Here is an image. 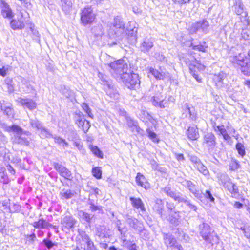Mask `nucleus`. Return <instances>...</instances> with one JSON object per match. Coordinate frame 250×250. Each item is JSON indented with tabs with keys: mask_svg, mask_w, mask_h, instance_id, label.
<instances>
[{
	"mask_svg": "<svg viewBox=\"0 0 250 250\" xmlns=\"http://www.w3.org/2000/svg\"><path fill=\"white\" fill-rule=\"evenodd\" d=\"M107 32L111 38L121 37L125 32V23L120 17L117 16L107 23Z\"/></svg>",
	"mask_w": 250,
	"mask_h": 250,
	"instance_id": "obj_1",
	"label": "nucleus"
},
{
	"mask_svg": "<svg viewBox=\"0 0 250 250\" xmlns=\"http://www.w3.org/2000/svg\"><path fill=\"white\" fill-rule=\"evenodd\" d=\"M109 66L111 68L110 72L112 75L119 82L124 75L128 73V64L123 59L112 62Z\"/></svg>",
	"mask_w": 250,
	"mask_h": 250,
	"instance_id": "obj_2",
	"label": "nucleus"
},
{
	"mask_svg": "<svg viewBox=\"0 0 250 250\" xmlns=\"http://www.w3.org/2000/svg\"><path fill=\"white\" fill-rule=\"evenodd\" d=\"M231 62L240 66L241 72L245 75L250 74V50L247 56L241 53L234 55L231 59Z\"/></svg>",
	"mask_w": 250,
	"mask_h": 250,
	"instance_id": "obj_3",
	"label": "nucleus"
},
{
	"mask_svg": "<svg viewBox=\"0 0 250 250\" xmlns=\"http://www.w3.org/2000/svg\"><path fill=\"white\" fill-rule=\"evenodd\" d=\"M199 233L205 241L212 246L219 243V239L214 231L211 232L210 226L207 223H203L199 225Z\"/></svg>",
	"mask_w": 250,
	"mask_h": 250,
	"instance_id": "obj_4",
	"label": "nucleus"
},
{
	"mask_svg": "<svg viewBox=\"0 0 250 250\" xmlns=\"http://www.w3.org/2000/svg\"><path fill=\"white\" fill-rule=\"evenodd\" d=\"M5 129L9 132H13L15 134L13 139L14 143L26 146L29 145V141L27 139L23 136V129L18 125L6 126Z\"/></svg>",
	"mask_w": 250,
	"mask_h": 250,
	"instance_id": "obj_5",
	"label": "nucleus"
},
{
	"mask_svg": "<svg viewBox=\"0 0 250 250\" xmlns=\"http://www.w3.org/2000/svg\"><path fill=\"white\" fill-rule=\"evenodd\" d=\"M124 76L120 82H122L128 88L134 89L139 87L140 82L137 74L127 73Z\"/></svg>",
	"mask_w": 250,
	"mask_h": 250,
	"instance_id": "obj_6",
	"label": "nucleus"
},
{
	"mask_svg": "<svg viewBox=\"0 0 250 250\" xmlns=\"http://www.w3.org/2000/svg\"><path fill=\"white\" fill-rule=\"evenodd\" d=\"M95 18V14L93 13L91 6H86L82 10L81 20L83 25H86L92 23Z\"/></svg>",
	"mask_w": 250,
	"mask_h": 250,
	"instance_id": "obj_7",
	"label": "nucleus"
},
{
	"mask_svg": "<svg viewBox=\"0 0 250 250\" xmlns=\"http://www.w3.org/2000/svg\"><path fill=\"white\" fill-rule=\"evenodd\" d=\"M101 80L103 82L102 84L104 85V89L106 94L112 99H118L119 97V93L112 83L103 78Z\"/></svg>",
	"mask_w": 250,
	"mask_h": 250,
	"instance_id": "obj_8",
	"label": "nucleus"
},
{
	"mask_svg": "<svg viewBox=\"0 0 250 250\" xmlns=\"http://www.w3.org/2000/svg\"><path fill=\"white\" fill-rule=\"evenodd\" d=\"M179 182L185 188H187L189 191L192 193L194 196L197 198H200L201 197V194L198 189L197 186L193 183L192 181L184 179H180Z\"/></svg>",
	"mask_w": 250,
	"mask_h": 250,
	"instance_id": "obj_9",
	"label": "nucleus"
},
{
	"mask_svg": "<svg viewBox=\"0 0 250 250\" xmlns=\"http://www.w3.org/2000/svg\"><path fill=\"white\" fill-rule=\"evenodd\" d=\"M126 221L130 227L139 232L140 235H141L142 233L145 234L146 230L144 229L142 223L139 222L137 219L127 215L126 217Z\"/></svg>",
	"mask_w": 250,
	"mask_h": 250,
	"instance_id": "obj_10",
	"label": "nucleus"
},
{
	"mask_svg": "<svg viewBox=\"0 0 250 250\" xmlns=\"http://www.w3.org/2000/svg\"><path fill=\"white\" fill-rule=\"evenodd\" d=\"M209 23L207 20H203L193 24L191 28V32L196 33L198 31L202 30L205 33L208 32Z\"/></svg>",
	"mask_w": 250,
	"mask_h": 250,
	"instance_id": "obj_11",
	"label": "nucleus"
},
{
	"mask_svg": "<svg viewBox=\"0 0 250 250\" xmlns=\"http://www.w3.org/2000/svg\"><path fill=\"white\" fill-rule=\"evenodd\" d=\"M216 139L212 133L208 132L204 135L203 144L206 145L208 150L213 149L216 145Z\"/></svg>",
	"mask_w": 250,
	"mask_h": 250,
	"instance_id": "obj_12",
	"label": "nucleus"
},
{
	"mask_svg": "<svg viewBox=\"0 0 250 250\" xmlns=\"http://www.w3.org/2000/svg\"><path fill=\"white\" fill-rule=\"evenodd\" d=\"M184 111L182 114V116L187 117L188 116V119L192 121H195L197 119V112L195 108L189 104L186 103L184 106Z\"/></svg>",
	"mask_w": 250,
	"mask_h": 250,
	"instance_id": "obj_13",
	"label": "nucleus"
},
{
	"mask_svg": "<svg viewBox=\"0 0 250 250\" xmlns=\"http://www.w3.org/2000/svg\"><path fill=\"white\" fill-rule=\"evenodd\" d=\"M53 166L59 174L67 180H71L72 178L71 172L63 166L58 163H54Z\"/></svg>",
	"mask_w": 250,
	"mask_h": 250,
	"instance_id": "obj_14",
	"label": "nucleus"
},
{
	"mask_svg": "<svg viewBox=\"0 0 250 250\" xmlns=\"http://www.w3.org/2000/svg\"><path fill=\"white\" fill-rule=\"evenodd\" d=\"M165 98L166 97H164L161 93H156L151 99L152 104L156 107L164 108L167 105V102L165 100Z\"/></svg>",
	"mask_w": 250,
	"mask_h": 250,
	"instance_id": "obj_15",
	"label": "nucleus"
},
{
	"mask_svg": "<svg viewBox=\"0 0 250 250\" xmlns=\"http://www.w3.org/2000/svg\"><path fill=\"white\" fill-rule=\"evenodd\" d=\"M153 41L151 38L146 37L143 39L140 46V50L144 53L148 52L153 46Z\"/></svg>",
	"mask_w": 250,
	"mask_h": 250,
	"instance_id": "obj_16",
	"label": "nucleus"
},
{
	"mask_svg": "<svg viewBox=\"0 0 250 250\" xmlns=\"http://www.w3.org/2000/svg\"><path fill=\"white\" fill-rule=\"evenodd\" d=\"M168 220L172 225L176 226L181 222V212L179 211L174 210L169 214Z\"/></svg>",
	"mask_w": 250,
	"mask_h": 250,
	"instance_id": "obj_17",
	"label": "nucleus"
},
{
	"mask_svg": "<svg viewBox=\"0 0 250 250\" xmlns=\"http://www.w3.org/2000/svg\"><path fill=\"white\" fill-rule=\"evenodd\" d=\"M20 18L17 20L14 19L11 21L10 22L11 28L14 29H22L25 26L24 21L25 20L23 19V14L22 13H20Z\"/></svg>",
	"mask_w": 250,
	"mask_h": 250,
	"instance_id": "obj_18",
	"label": "nucleus"
},
{
	"mask_svg": "<svg viewBox=\"0 0 250 250\" xmlns=\"http://www.w3.org/2000/svg\"><path fill=\"white\" fill-rule=\"evenodd\" d=\"M10 103L6 102L4 100L0 101V106L1 110L8 117H13L14 111L11 107Z\"/></svg>",
	"mask_w": 250,
	"mask_h": 250,
	"instance_id": "obj_19",
	"label": "nucleus"
},
{
	"mask_svg": "<svg viewBox=\"0 0 250 250\" xmlns=\"http://www.w3.org/2000/svg\"><path fill=\"white\" fill-rule=\"evenodd\" d=\"M0 7L1 9V14L4 18H11L13 15L9 6L3 0L0 1Z\"/></svg>",
	"mask_w": 250,
	"mask_h": 250,
	"instance_id": "obj_20",
	"label": "nucleus"
},
{
	"mask_svg": "<svg viewBox=\"0 0 250 250\" xmlns=\"http://www.w3.org/2000/svg\"><path fill=\"white\" fill-rule=\"evenodd\" d=\"M186 134L188 138L192 141L197 140L200 137L198 128L196 126L189 127Z\"/></svg>",
	"mask_w": 250,
	"mask_h": 250,
	"instance_id": "obj_21",
	"label": "nucleus"
},
{
	"mask_svg": "<svg viewBox=\"0 0 250 250\" xmlns=\"http://www.w3.org/2000/svg\"><path fill=\"white\" fill-rule=\"evenodd\" d=\"M129 199L133 208L137 209H140L142 212L146 211L144 204L140 198L131 197Z\"/></svg>",
	"mask_w": 250,
	"mask_h": 250,
	"instance_id": "obj_22",
	"label": "nucleus"
},
{
	"mask_svg": "<svg viewBox=\"0 0 250 250\" xmlns=\"http://www.w3.org/2000/svg\"><path fill=\"white\" fill-rule=\"evenodd\" d=\"M164 192L173 198L175 201L179 202L183 194L180 192L172 191L169 187H166L163 189Z\"/></svg>",
	"mask_w": 250,
	"mask_h": 250,
	"instance_id": "obj_23",
	"label": "nucleus"
},
{
	"mask_svg": "<svg viewBox=\"0 0 250 250\" xmlns=\"http://www.w3.org/2000/svg\"><path fill=\"white\" fill-rule=\"evenodd\" d=\"M18 101L22 106L30 110H33L36 107V102L32 99L20 98Z\"/></svg>",
	"mask_w": 250,
	"mask_h": 250,
	"instance_id": "obj_24",
	"label": "nucleus"
},
{
	"mask_svg": "<svg viewBox=\"0 0 250 250\" xmlns=\"http://www.w3.org/2000/svg\"><path fill=\"white\" fill-rule=\"evenodd\" d=\"M96 235L100 239L109 238L110 235L109 230L104 226H100L97 228Z\"/></svg>",
	"mask_w": 250,
	"mask_h": 250,
	"instance_id": "obj_25",
	"label": "nucleus"
},
{
	"mask_svg": "<svg viewBox=\"0 0 250 250\" xmlns=\"http://www.w3.org/2000/svg\"><path fill=\"white\" fill-rule=\"evenodd\" d=\"M136 181L137 184L142 188L147 189L150 188L149 184L148 182L147 181L146 178L145 176L141 174L140 173H138L137 176L136 177Z\"/></svg>",
	"mask_w": 250,
	"mask_h": 250,
	"instance_id": "obj_26",
	"label": "nucleus"
},
{
	"mask_svg": "<svg viewBox=\"0 0 250 250\" xmlns=\"http://www.w3.org/2000/svg\"><path fill=\"white\" fill-rule=\"evenodd\" d=\"M164 203L161 199H156L153 206V209L157 212L161 218H163L164 211Z\"/></svg>",
	"mask_w": 250,
	"mask_h": 250,
	"instance_id": "obj_27",
	"label": "nucleus"
},
{
	"mask_svg": "<svg viewBox=\"0 0 250 250\" xmlns=\"http://www.w3.org/2000/svg\"><path fill=\"white\" fill-rule=\"evenodd\" d=\"M164 243L167 247L173 248L177 243L174 236L168 234H164Z\"/></svg>",
	"mask_w": 250,
	"mask_h": 250,
	"instance_id": "obj_28",
	"label": "nucleus"
},
{
	"mask_svg": "<svg viewBox=\"0 0 250 250\" xmlns=\"http://www.w3.org/2000/svg\"><path fill=\"white\" fill-rule=\"evenodd\" d=\"M75 222V219L72 216H66L63 218L62 224L64 227L69 229L74 227Z\"/></svg>",
	"mask_w": 250,
	"mask_h": 250,
	"instance_id": "obj_29",
	"label": "nucleus"
},
{
	"mask_svg": "<svg viewBox=\"0 0 250 250\" xmlns=\"http://www.w3.org/2000/svg\"><path fill=\"white\" fill-rule=\"evenodd\" d=\"M178 202L184 203L189 208L190 210H192L194 211H196L197 210V207L195 205L192 204L191 203V201L188 200V197L183 194Z\"/></svg>",
	"mask_w": 250,
	"mask_h": 250,
	"instance_id": "obj_30",
	"label": "nucleus"
},
{
	"mask_svg": "<svg viewBox=\"0 0 250 250\" xmlns=\"http://www.w3.org/2000/svg\"><path fill=\"white\" fill-rule=\"evenodd\" d=\"M62 10L65 13H69L72 8L73 0H61Z\"/></svg>",
	"mask_w": 250,
	"mask_h": 250,
	"instance_id": "obj_31",
	"label": "nucleus"
},
{
	"mask_svg": "<svg viewBox=\"0 0 250 250\" xmlns=\"http://www.w3.org/2000/svg\"><path fill=\"white\" fill-rule=\"evenodd\" d=\"M149 72L151 73L154 77L158 80H164L167 75L164 72H160L154 68H150L149 69Z\"/></svg>",
	"mask_w": 250,
	"mask_h": 250,
	"instance_id": "obj_32",
	"label": "nucleus"
},
{
	"mask_svg": "<svg viewBox=\"0 0 250 250\" xmlns=\"http://www.w3.org/2000/svg\"><path fill=\"white\" fill-rule=\"evenodd\" d=\"M60 91L66 98H69V97L72 96L73 94L72 91L68 87H67L64 85H60Z\"/></svg>",
	"mask_w": 250,
	"mask_h": 250,
	"instance_id": "obj_33",
	"label": "nucleus"
},
{
	"mask_svg": "<svg viewBox=\"0 0 250 250\" xmlns=\"http://www.w3.org/2000/svg\"><path fill=\"white\" fill-rule=\"evenodd\" d=\"M60 195L61 198L62 199H69L73 196L74 192H72L71 190H65L63 189L61 191Z\"/></svg>",
	"mask_w": 250,
	"mask_h": 250,
	"instance_id": "obj_34",
	"label": "nucleus"
},
{
	"mask_svg": "<svg viewBox=\"0 0 250 250\" xmlns=\"http://www.w3.org/2000/svg\"><path fill=\"white\" fill-rule=\"evenodd\" d=\"M190 46L192 47L193 50L202 52H206V49L208 47L206 45V42H204L202 44H200L199 45H194L193 43H191Z\"/></svg>",
	"mask_w": 250,
	"mask_h": 250,
	"instance_id": "obj_35",
	"label": "nucleus"
},
{
	"mask_svg": "<svg viewBox=\"0 0 250 250\" xmlns=\"http://www.w3.org/2000/svg\"><path fill=\"white\" fill-rule=\"evenodd\" d=\"M75 123L78 125L79 127L82 128L83 123L85 122V118L83 114L79 113L76 114L75 117Z\"/></svg>",
	"mask_w": 250,
	"mask_h": 250,
	"instance_id": "obj_36",
	"label": "nucleus"
},
{
	"mask_svg": "<svg viewBox=\"0 0 250 250\" xmlns=\"http://www.w3.org/2000/svg\"><path fill=\"white\" fill-rule=\"evenodd\" d=\"M79 216L83 220L87 222H90L91 220L93 218L94 215L89 214L83 210H80L79 211Z\"/></svg>",
	"mask_w": 250,
	"mask_h": 250,
	"instance_id": "obj_37",
	"label": "nucleus"
},
{
	"mask_svg": "<svg viewBox=\"0 0 250 250\" xmlns=\"http://www.w3.org/2000/svg\"><path fill=\"white\" fill-rule=\"evenodd\" d=\"M89 149L93 153V154L96 156L100 158H103V152L100 150V149L96 146L93 145L89 146Z\"/></svg>",
	"mask_w": 250,
	"mask_h": 250,
	"instance_id": "obj_38",
	"label": "nucleus"
},
{
	"mask_svg": "<svg viewBox=\"0 0 250 250\" xmlns=\"http://www.w3.org/2000/svg\"><path fill=\"white\" fill-rule=\"evenodd\" d=\"M30 124L33 128H35L38 130H40L43 126L42 123L37 119H30Z\"/></svg>",
	"mask_w": 250,
	"mask_h": 250,
	"instance_id": "obj_39",
	"label": "nucleus"
},
{
	"mask_svg": "<svg viewBox=\"0 0 250 250\" xmlns=\"http://www.w3.org/2000/svg\"><path fill=\"white\" fill-rule=\"evenodd\" d=\"M80 236L83 242L81 243V247H83V246H84V245H87L89 243L92 242L88 235L85 232H82L80 233Z\"/></svg>",
	"mask_w": 250,
	"mask_h": 250,
	"instance_id": "obj_40",
	"label": "nucleus"
},
{
	"mask_svg": "<svg viewBox=\"0 0 250 250\" xmlns=\"http://www.w3.org/2000/svg\"><path fill=\"white\" fill-rule=\"evenodd\" d=\"M46 221L43 218L39 219L38 221H35L33 223V226L37 229H44L45 228Z\"/></svg>",
	"mask_w": 250,
	"mask_h": 250,
	"instance_id": "obj_41",
	"label": "nucleus"
},
{
	"mask_svg": "<svg viewBox=\"0 0 250 250\" xmlns=\"http://www.w3.org/2000/svg\"><path fill=\"white\" fill-rule=\"evenodd\" d=\"M137 28H136L135 26H134L133 28L127 29V35L128 36L132 38V40L136 42L137 40Z\"/></svg>",
	"mask_w": 250,
	"mask_h": 250,
	"instance_id": "obj_42",
	"label": "nucleus"
},
{
	"mask_svg": "<svg viewBox=\"0 0 250 250\" xmlns=\"http://www.w3.org/2000/svg\"><path fill=\"white\" fill-rule=\"evenodd\" d=\"M226 187L228 188V190L232 194L235 195L238 193V189L237 186L231 182H229Z\"/></svg>",
	"mask_w": 250,
	"mask_h": 250,
	"instance_id": "obj_43",
	"label": "nucleus"
},
{
	"mask_svg": "<svg viewBox=\"0 0 250 250\" xmlns=\"http://www.w3.org/2000/svg\"><path fill=\"white\" fill-rule=\"evenodd\" d=\"M92 33H93L95 36H101L104 34V30L101 25H98L92 28Z\"/></svg>",
	"mask_w": 250,
	"mask_h": 250,
	"instance_id": "obj_44",
	"label": "nucleus"
},
{
	"mask_svg": "<svg viewBox=\"0 0 250 250\" xmlns=\"http://www.w3.org/2000/svg\"><path fill=\"white\" fill-rule=\"evenodd\" d=\"M53 138L54 139V142L62 146L64 148L68 146V144L64 139H63L62 138L58 136H55Z\"/></svg>",
	"mask_w": 250,
	"mask_h": 250,
	"instance_id": "obj_45",
	"label": "nucleus"
},
{
	"mask_svg": "<svg viewBox=\"0 0 250 250\" xmlns=\"http://www.w3.org/2000/svg\"><path fill=\"white\" fill-rule=\"evenodd\" d=\"M39 131H40V135L41 137L42 138H45L52 136L49 130L47 128L44 127L43 126L41 128V129Z\"/></svg>",
	"mask_w": 250,
	"mask_h": 250,
	"instance_id": "obj_46",
	"label": "nucleus"
},
{
	"mask_svg": "<svg viewBox=\"0 0 250 250\" xmlns=\"http://www.w3.org/2000/svg\"><path fill=\"white\" fill-rule=\"evenodd\" d=\"M102 170L100 167H95L92 169V173L94 177L97 179H100L102 178Z\"/></svg>",
	"mask_w": 250,
	"mask_h": 250,
	"instance_id": "obj_47",
	"label": "nucleus"
},
{
	"mask_svg": "<svg viewBox=\"0 0 250 250\" xmlns=\"http://www.w3.org/2000/svg\"><path fill=\"white\" fill-rule=\"evenodd\" d=\"M198 170L202 173L203 175L207 176L209 174V171L207 169V167L204 166L202 163L198 164V165L195 167Z\"/></svg>",
	"mask_w": 250,
	"mask_h": 250,
	"instance_id": "obj_48",
	"label": "nucleus"
},
{
	"mask_svg": "<svg viewBox=\"0 0 250 250\" xmlns=\"http://www.w3.org/2000/svg\"><path fill=\"white\" fill-rule=\"evenodd\" d=\"M146 132L149 139H150L153 142L156 143L159 142V140L157 139V135L155 132L151 131L149 128L146 129Z\"/></svg>",
	"mask_w": 250,
	"mask_h": 250,
	"instance_id": "obj_49",
	"label": "nucleus"
},
{
	"mask_svg": "<svg viewBox=\"0 0 250 250\" xmlns=\"http://www.w3.org/2000/svg\"><path fill=\"white\" fill-rule=\"evenodd\" d=\"M236 148L238 152L240 155L242 157L244 156L245 155V150L244 148V146L243 144L240 143H238L236 145Z\"/></svg>",
	"mask_w": 250,
	"mask_h": 250,
	"instance_id": "obj_50",
	"label": "nucleus"
},
{
	"mask_svg": "<svg viewBox=\"0 0 250 250\" xmlns=\"http://www.w3.org/2000/svg\"><path fill=\"white\" fill-rule=\"evenodd\" d=\"M229 167L231 170H235L240 167V164L238 161L232 159L230 163Z\"/></svg>",
	"mask_w": 250,
	"mask_h": 250,
	"instance_id": "obj_51",
	"label": "nucleus"
},
{
	"mask_svg": "<svg viewBox=\"0 0 250 250\" xmlns=\"http://www.w3.org/2000/svg\"><path fill=\"white\" fill-rule=\"evenodd\" d=\"M244 5L241 1L237 2L235 6V12L237 15H241L243 11Z\"/></svg>",
	"mask_w": 250,
	"mask_h": 250,
	"instance_id": "obj_52",
	"label": "nucleus"
},
{
	"mask_svg": "<svg viewBox=\"0 0 250 250\" xmlns=\"http://www.w3.org/2000/svg\"><path fill=\"white\" fill-rule=\"evenodd\" d=\"M189 159L194 165V167H197L198 164L201 163V161L199 158L194 155H189Z\"/></svg>",
	"mask_w": 250,
	"mask_h": 250,
	"instance_id": "obj_53",
	"label": "nucleus"
},
{
	"mask_svg": "<svg viewBox=\"0 0 250 250\" xmlns=\"http://www.w3.org/2000/svg\"><path fill=\"white\" fill-rule=\"evenodd\" d=\"M189 71L191 74L199 83L202 82V79L198 76L197 71L193 70L192 67H189Z\"/></svg>",
	"mask_w": 250,
	"mask_h": 250,
	"instance_id": "obj_54",
	"label": "nucleus"
},
{
	"mask_svg": "<svg viewBox=\"0 0 250 250\" xmlns=\"http://www.w3.org/2000/svg\"><path fill=\"white\" fill-rule=\"evenodd\" d=\"M34 25L31 24L30 26V29L33 35L34 39L37 41H39V33L38 31L34 29Z\"/></svg>",
	"mask_w": 250,
	"mask_h": 250,
	"instance_id": "obj_55",
	"label": "nucleus"
},
{
	"mask_svg": "<svg viewBox=\"0 0 250 250\" xmlns=\"http://www.w3.org/2000/svg\"><path fill=\"white\" fill-rule=\"evenodd\" d=\"M84 250H99L94 245L93 242L89 243L87 245H84L83 247H81Z\"/></svg>",
	"mask_w": 250,
	"mask_h": 250,
	"instance_id": "obj_56",
	"label": "nucleus"
},
{
	"mask_svg": "<svg viewBox=\"0 0 250 250\" xmlns=\"http://www.w3.org/2000/svg\"><path fill=\"white\" fill-rule=\"evenodd\" d=\"M84 250H99L94 245L93 242L89 243L87 245H84L83 247H81Z\"/></svg>",
	"mask_w": 250,
	"mask_h": 250,
	"instance_id": "obj_57",
	"label": "nucleus"
},
{
	"mask_svg": "<svg viewBox=\"0 0 250 250\" xmlns=\"http://www.w3.org/2000/svg\"><path fill=\"white\" fill-rule=\"evenodd\" d=\"M220 180L225 188L226 185L228 184V183L230 182V179L229 177L226 174L221 175L220 176Z\"/></svg>",
	"mask_w": 250,
	"mask_h": 250,
	"instance_id": "obj_58",
	"label": "nucleus"
},
{
	"mask_svg": "<svg viewBox=\"0 0 250 250\" xmlns=\"http://www.w3.org/2000/svg\"><path fill=\"white\" fill-rule=\"evenodd\" d=\"M42 242L45 247L49 250L51 249L55 245L54 243L48 239H44Z\"/></svg>",
	"mask_w": 250,
	"mask_h": 250,
	"instance_id": "obj_59",
	"label": "nucleus"
},
{
	"mask_svg": "<svg viewBox=\"0 0 250 250\" xmlns=\"http://www.w3.org/2000/svg\"><path fill=\"white\" fill-rule=\"evenodd\" d=\"M82 107L84 111L88 114V116L93 118V114L91 112V110L89 106L85 103L83 104Z\"/></svg>",
	"mask_w": 250,
	"mask_h": 250,
	"instance_id": "obj_60",
	"label": "nucleus"
},
{
	"mask_svg": "<svg viewBox=\"0 0 250 250\" xmlns=\"http://www.w3.org/2000/svg\"><path fill=\"white\" fill-rule=\"evenodd\" d=\"M90 127V123L89 121L85 119V122L83 123V125L82 129L84 133H86Z\"/></svg>",
	"mask_w": 250,
	"mask_h": 250,
	"instance_id": "obj_61",
	"label": "nucleus"
},
{
	"mask_svg": "<svg viewBox=\"0 0 250 250\" xmlns=\"http://www.w3.org/2000/svg\"><path fill=\"white\" fill-rule=\"evenodd\" d=\"M189 67H192L193 70H198L199 71H203L205 69V67L204 65L200 63H197L195 65L191 64L189 66Z\"/></svg>",
	"mask_w": 250,
	"mask_h": 250,
	"instance_id": "obj_62",
	"label": "nucleus"
},
{
	"mask_svg": "<svg viewBox=\"0 0 250 250\" xmlns=\"http://www.w3.org/2000/svg\"><path fill=\"white\" fill-rule=\"evenodd\" d=\"M132 131L139 134H142L143 130L138 126V123L134 125L133 127L130 128Z\"/></svg>",
	"mask_w": 250,
	"mask_h": 250,
	"instance_id": "obj_63",
	"label": "nucleus"
},
{
	"mask_svg": "<svg viewBox=\"0 0 250 250\" xmlns=\"http://www.w3.org/2000/svg\"><path fill=\"white\" fill-rule=\"evenodd\" d=\"M250 36L248 33V32L246 30H243L242 32L241 33V38H239L240 40H242V39H244V40H249Z\"/></svg>",
	"mask_w": 250,
	"mask_h": 250,
	"instance_id": "obj_64",
	"label": "nucleus"
}]
</instances>
